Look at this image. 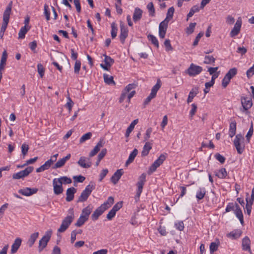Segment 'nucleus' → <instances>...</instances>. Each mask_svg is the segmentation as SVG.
Masks as SVG:
<instances>
[{"mask_svg":"<svg viewBox=\"0 0 254 254\" xmlns=\"http://www.w3.org/2000/svg\"><path fill=\"white\" fill-rule=\"evenodd\" d=\"M74 219V210L73 208H71L68 210V214L67 216L62 221L60 227L58 230V232H64L73 222Z\"/></svg>","mask_w":254,"mask_h":254,"instance_id":"obj_1","label":"nucleus"},{"mask_svg":"<svg viewBox=\"0 0 254 254\" xmlns=\"http://www.w3.org/2000/svg\"><path fill=\"white\" fill-rule=\"evenodd\" d=\"M95 184L94 182H91L81 192V195L78 198V202L85 201L91 193L92 190L95 189Z\"/></svg>","mask_w":254,"mask_h":254,"instance_id":"obj_2","label":"nucleus"},{"mask_svg":"<svg viewBox=\"0 0 254 254\" xmlns=\"http://www.w3.org/2000/svg\"><path fill=\"white\" fill-rule=\"evenodd\" d=\"M161 86V81L160 79L157 81V83L154 85L151 89L150 95L145 99L144 102V105H148L151 100L154 98L157 94V93Z\"/></svg>","mask_w":254,"mask_h":254,"instance_id":"obj_3","label":"nucleus"},{"mask_svg":"<svg viewBox=\"0 0 254 254\" xmlns=\"http://www.w3.org/2000/svg\"><path fill=\"white\" fill-rule=\"evenodd\" d=\"M52 234L51 230H48L46 232L45 234L39 240L38 250L39 252H41L47 245L48 242L50 241Z\"/></svg>","mask_w":254,"mask_h":254,"instance_id":"obj_4","label":"nucleus"},{"mask_svg":"<svg viewBox=\"0 0 254 254\" xmlns=\"http://www.w3.org/2000/svg\"><path fill=\"white\" fill-rule=\"evenodd\" d=\"M244 137L241 134H237L234 140V144L237 149L238 153L242 154L245 148L244 144Z\"/></svg>","mask_w":254,"mask_h":254,"instance_id":"obj_5","label":"nucleus"},{"mask_svg":"<svg viewBox=\"0 0 254 254\" xmlns=\"http://www.w3.org/2000/svg\"><path fill=\"white\" fill-rule=\"evenodd\" d=\"M165 159L166 156L165 155H160L158 158L156 160L150 167L149 170L148 171V174H150L156 171L157 168L163 163Z\"/></svg>","mask_w":254,"mask_h":254,"instance_id":"obj_6","label":"nucleus"},{"mask_svg":"<svg viewBox=\"0 0 254 254\" xmlns=\"http://www.w3.org/2000/svg\"><path fill=\"white\" fill-rule=\"evenodd\" d=\"M34 169V168L32 166L27 167L24 170L19 171L17 173H15L12 176L13 179H22L27 176L30 173H31Z\"/></svg>","mask_w":254,"mask_h":254,"instance_id":"obj_7","label":"nucleus"},{"mask_svg":"<svg viewBox=\"0 0 254 254\" xmlns=\"http://www.w3.org/2000/svg\"><path fill=\"white\" fill-rule=\"evenodd\" d=\"M120 34L119 36L120 39L122 44H124L125 39L128 36V30L127 26L125 25L123 21H120Z\"/></svg>","mask_w":254,"mask_h":254,"instance_id":"obj_8","label":"nucleus"},{"mask_svg":"<svg viewBox=\"0 0 254 254\" xmlns=\"http://www.w3.org/2000/svg\"><path fill=\"white\" fill-rule=\"evenodd\" d=\"M146 181V174L144 173L142 174L139 177L138 181L137 183V190L136 192V197L139 198L142 191V189L144 183Z\"/></svg>","mask_w":254,"mask_h":254,"instance_id":"obj_9","label":"nucleus"},{"mask_svg":"<svg viewBox=\"0 0 254 254\" xmlns=\"http://www.w3.org/2000/svg\"><path fill=\"white\" fill-rule=\"evenodd\" d=\"M202 70L201 66L191 64L187 70V73L190 76H194L199 74Z\"/></svg>","mask_w":254,"mask_h":254,"instance_id":"obj_10","label":"nucleus"},{"mask_svg":"<svg viewBox=\"0 0 254 254\" xmlns=\"http://www.w3.org/2000/svg\"><path fill=\"white\" fill-rule=\"evenodd\" d=\"M53 185L54 192L56 195H59L63 193L64 190L62 187V183L57 178L53 179Z\"/></svg>","mask_w":254,"mask_h":254,"instance_id":"obj_11","label":"nucleus"},{"mask_svg":"<svg viewBox=\"0 0 254 254\" xmlns=\"http://www.w3.org/2000/svg\"><path fill=\"white\" fill-rule=\"evenodd\" d=\"M242 24V18L240 17L237 19L236 22L235 24L234 27L230 32V36L231 37H234L235 36L238 35V34L240 33Z\"/></svg>","mask_w":254,"mask_h":254,"instance_id":"obj_12","label":"nucleus"},{"mask_svg":"<svg viewBox=\"0 0 254 254\" xmlns=\"http://www.w3.org/2000/svg\"><path fill=\"white\" fill-rule=\"evenodd\" d=\"M169 22L166 20L162 21L159 26V37L163 39L165 38V34L166 33L167 29L168 27Z\"/></svg>","mask_w":254,"mask_h":254,"instance_id":"obj_13","label":"nucleus"},{"mask_svg":"<svg viewBox=\"0 0 254 254\" xmlns=\"http://www.w3.org/2000/svg\"><path fill=\"white\" fill-rule=\"evenodd\" d=\"M77 164L79 166L83 168H89L92 165L90 159L84 156L80 157L77 162Z\"/></svg>","mask_w":254,"mask_h":254,"instance_id":"obj_14","label":"nucleus"},{"mask_svg":"<svg viewBox=\"0 0 254 254\" xmlns=\"http://www.w3.org/2000/svg\"><path fill=\"white\" fill-rule=\"evenodd\" d=\"M12 2L10 1L7 7H6L5 10H4L3 14V22L5 23H8L10 15L11 12Z\"/></svg>","mask_w":254,"mask_h":254,"instance_id":"obj_15","label":"nucleus"},{"mask_svg":"<svg viewBox=\"0 0 254 254\" xmlns=\"http://www.w3.org/2000/svg\"><path fill=\"white\" fill-rule=\"evenodd\" d=\"M38 189L36 188H25L18 190V192L24 196H30L36 193Z\"/></svg>","mask_w":254,"mask_h":254,"instance_id":"obj_16","label":"nucleus"},{"mask_svg":"<svg viewBox=\"0 0 254 254\" xmlns=\"http://www.w3.org/2000/svg\"><path fill=\"white\" fill-rule=\"evenodd\" d=\"M105 144V141L103 138H101L99 141L97 143V145L94 147L93 149L90 152L89 157H92L95 155L98 151H99L100 148L103 147Z\"/></svg>","mask_w":254,"mask_h":254,"instance_id":"obj_17","label":"nucleus"},{"mask_svg":"<svg viewBox=\"0 0 254 254\" xmlns=\"http://www.w3.org/2000/svg\"><path fill=\"white\" fill-rule=\"evenodd\" d=\"M105 210L106 208H105L102 205H101V206L98 207L92 214V219L93 221L97 220L99 217L101 215Z\"/></svg>","mask_w":254,"mask_h":254,"instance_id":"obj_18","label":"nucleus"},{"mask_svg":"<svg viewBox=\"0 0 254 254\" xmlns=\"http://www.w3.org/2000/svg\"><path fill=\"white\" fill-rule=\"evenodd\" d=\"M250 244L251 241L248 237L246 236L245 238L243 239L242 242L243 250L245 251H248L250 254H252Z\"/></svg>","mask_w":254,"mask_h":254,"instance_id":"obj_19","label":"nucleus"},{"mask_svg":"<svg viewBox=\"0 0 254 254\" xmlns=\"http://www.w3.org/2000/svg\"><path fill=\"white\" fill-rule=\"evenodd\" d=\"M241 103L245 111H247L252 106V101L251 99L248 97H243L241 99Z\"/></svg>","mask_w":254,"mask_h":254,"instance_id":"obj_20","label":"nucleus"},{"mask_svg":"<svg viewBox=\"0 0 254 254\" xmlns=\"http://www.w3.org/2000/svg\"><path fill=\"white\" fill-rule=\"evenodd\" d=\"M124 173L123 169H118L117 171L113 174L112 177L111 178V182L114 184L116 185L119 180L120 179L121 176L123 175Z\"/></svg>","mask_w":254,"mask_h":254,"instance_id":"obj_21","label":"nucleus"},{"mask_svg":"<svg viewBox=\"0 0 254 254\" xmlns=\"http://www.w3.org/2000/svg\"><path fill=\"white\" fill-rule=\"evenodd\" d=\"M76 192V190L73 187L67 189L66 192V200L67 202L72 201L74 198V194Z\"/></svg>","mask_w":254,"mask_h":254,"instance_id":"obj_22","label":"nucleus"},{"mask_svg":"<svg viewBox=\"0 0 254 254\" xmlns=\"http://www.w3.org/2000/svg\"><path fill=\"white\" fill-rule=\"evenodd\" d=\"M71 157V154H68L65 157L59 160L55 164L54 168H59L63 167L65 162Z\"/></svg>","mask_w":254,"mask_h":254,"instance_id":"obj_23","label":"nucleus"},{"mask_svg":"<svg viewBox=\"0 0 254 254\" xmlns=\"http://www.w3.org/2000/svg\"><path fill=\"white\" fill-rule=\"evenodd\" d=\"M234 213L236 217L239 219L242 225L244 224V218L242 211L238 205V204L235 203V209L234 210Z\"/></svg>","mask_w":254,"mask_h":254,"instance_id":"obj_24","label":"nucleus"},{"mask_svg":"<svg viewBox=\"0 0 254 254\" xmlns=\"http://www.w3.org/2000/svg\"><path fill=\"white\" fill-rule=\"evenodd\" d=\"M22 240L20 238H17L15 240L11 246V253L14 254L18 251L21 244Z\"/></svg>","mask_w":254,"mask_h":254,"instance_id":"obj_25","label":"nucleus"},{"mask_svg":"<svg viewBox=\"0 0 254 254\" xmlns=\"http://www.w3.org/2000/svg\"><path fill=\"white\" fill-rule=\"evenodd\" d=\"M142 13L143 11L140 8L138 7L135 8L132 17L134 22H136L141 19Z\"/></svg>","mask_w":254,"mask_h":254,"instance_id":"obj_26","label":"nucleus"},{"mask_svg":"<svg viewBox=\"0 0 254 254\" xmlns=\"http://www.w3.org/2000/svg\"><path fill=\"white\" fill-rule=\"evenodd\" d=\"M39 235V232H35L30 236V237L27 242V245L29 248L33 246L37 239L38 238Z\"/></svg>","mask_w":254,"mask_h":254,"instance_id":"obj_27","label":"nucleus"},{"mask_svg":"<svg viewBox=\"0 0 254 254\" xmlns=\"http://www.w3.org/2000/svg\"><path fill=\"white\" fill-rule=\"evenodd\" d=\"M138 153L137 149L134 148L133 151L130 153L128 159L126 162V166H128L129 164L132 163Z\"/></svg>","mask_w":254,"mask_h":254,"instance_id":"obj_28","label":"nucleus"},{"mask_svg":"<svg viewBox=\"0 0 254 254\" xmlns=\"http://www.w3.org/2000/svg\"><path fill=\"white\" fill-rule=\"evenodd\" d=\"M52 164V161L48 160L43 165L36 169V172H42L48 169Z\"/></svg>","mask_w":254,"mask_h":254,"instance_id":"obj_29","label":"nucleus"},{"mask_svg":"<svg viewBox=\"0 0 254 254\" xmlns=\"http://www.w3.org/2000/svg\"><path fill=\"white\" fill-rule=\"evenodd\" d=\"M236 122L235 121H232L230 124L229 134L230 137H233L236 134Z\"/></svg>","mask_w":254,"mask_h":254,"instance_id":"obj_30","label":"nucleus"},{"mask_svg":"<svg viewBox=\"0 0 254 254\" xmlns=\"http://www.w3.org/2000/svg\"><path fill=\"white\" fill-rule=\"evenodd\" d=\"M152 148V143L146 142L143 147V150L141 152V155L142 156H145L149 153V151Z\"/></svg>","mask_w":254,"mask_h":254,"instance_id":"obj_31","label":"nucleus"},{"mask_svg":"<svg viewBox=\"0 0 254 254\" xmlns=\"http://www.w3.org/2000/svg\"><path fill=\"white\" fill-rule=\"evenodd\" d=\"M206 194V190L204 188H199L196 193V198L198 200L203 198Z\"/></svg>","mask_w":254,"mask_h":254,"instance_id":"obj_32","label":"nucleus"},{"mask_svg":"<svg viewBox=\"0 0 254 254\" xmlns=\"http://www.w3.org/2000/svg\"><path fill=\"white\" fill-rule=\"evenodd\" d=\"M92 208L90 207L89 205H88L86 207L83 209L80 216H83V217H84L86 219L88 220L89 216L92 212Z\"/></svg>","mask_w":254,"mask_h":254,"instance_id":"obj_33","label":"nucleus"},{"mask_svg":"<svg viewBox=\"0 0 254 254\" xmlns=\"http://www.w3.org/2000/svg\"><path fill=\"white\" fill-rule=\"evenodd\" d=\"M198 93V88L195 87L192 89L190 92L188 98L187 99L188 103H190L192 101L194 96Z\"/></svg>","mask_w":254,"mask_h":254,"instance_id":"obj_34","label":"nucleus"},{"mask_svg":"<svg viewBox=\"0 0 254 254\" xmlns=\"http://www.w3.org/2000/svg\"><path fill=\"white\" fill-rule=\"evenodd\" d=\"M138 119H135L131 122V123L130 124L129 127L127 129L126 132V137H127L129 136L130 133L133 129L134 126L138 123Z\"/></svg>","mask_w":254,"mask_h":254,"instance_id":"obj_35","label":"nucleus"},{"mask_svg":"<svg viewBox=\"0 0 254 254\" xmlns=\"http://www.w3.org/2000/svg\"><path fill=\"white\" fill-rule=\"evenodd\" d=\"M200 8V6L199 7L198 5H195L193 6L190 9L189 13L187 14V20L188 19L192 16V15L196 12H197L199 11Z\"/></svg>","mask_w":254,"mask_h":254,"instance_id":"obj_36","label":"nucleus"},{"mask_svg":"<svg viewBox=\"0 0 254 254\" xmlns=\"http://www.w3.org/2000/svg\"><path fill=\"white\" fill-rule=\"evenodd\" d=\"M242 234V232L240 230H235L229 234H228V236L230 237H232L234 239H236L239 238Z\"/></svg>","mask_w":254,"mask_h":254,"instance_id":"obj_37","label":"nucleus"},{"mask_svg":"<svg viewBox=\"0 0 254 254\" xmlns=\"http://www.w3.org/2000/svg\"><path fill=\"white\" fill-rule=\"evenodd\" d=\"M175 9L173 6L170 7L167 11L166 17L164 20H166L169 22L173 18Z\"/></svg>","mask_w":254,"mask_h":254,"instance_id":"obj_38","label":"nucleus"},{"mask_svg":"<svg viewBox=\"0 0 254 254\" xmlns=\"http://www.w3.org/2000/svg\"><path fill=\"white\" fill-rule=\"evenodd\" d=\"M148 40L150 41L152 44H153L156 47H159V42L156 38L154 35L152 34H149L147 35Z\"/></svg>","mask_w":254,"mask_h":254,"instance_id":"obj_39","label":"nucleus"},{"mask_svg":"<svg viewBox=\"0 0 254 254\" xmlns=\"http://www.w3.org/2000/svg\"><path fill=\"white\" fill-rule=\"evenodd\" d=\"M114 198L112 196H110L108 197L107 200L103 204H101V205H102L105 208H106V210H107L111 207V206L114 203Z\"/></svg>","mask_w":254,"mask_h":254,"instance_id":"obj_40","label":"nucleus"},{"mask_svg":"<svg viewBox=\"0 0 254 254\" xmlns=\"http://www.w3.org/2000/svg\"><path fill=\"white\" fill-rule=\"evenodd\" d=\"M147 8L148 10L149 15L152 17L154 16L155 11L153 3L152 2H150L147 4Z\"/></svg>","mask_w":254,"mask_h":254,"instance_id":"obj_41","label":"nucleus"},{"mask_svg":"<svg viewBox=\"0 0 254 254\" xmlns=\"http://www.w3.org/2000/svg\"><path fill=\"white\" fill-rule=\"evenodd\" d=\"M237 73V69L236 67L231 68L228 72L226 74V76L228 78L231 79Z\"/></svg>","mask_w":254,"mask_h":254,"instance_id":"obj_42","label":"nucleus"},{"mask_svg":"<svg viewBox=\"0 0 254 254\" xmlns=\"http://www.w3.org/2000/svg\"><path fill=\"white\" fill-rule=\"evenodd\" d=\"M216 176L219 178L224 179L227 175V173L225 168H221L218 171V172L216 173Z\"/></svg>","mask_w":254,"mask_h":254,"instance_id":"obj_43","label":"nucleus"},{"mask_svg":"<svg viewBox=\"0 0 254 254\" xmlns=\"http://www.w3.org/2000/svg\"><path fill=\"white\" fill-rule=\"evenodd\" d=\"M113 77L112 76H109L108 74H104V80L106 83L110 85L111 84H115V82L113 80Z\"/></svg>","mask_w":254,"mask_h":254,"instance_id":"obj_44","label":"nucleus"},{"mask_svg":"<svg viewBox=\"0 0 254 254\" xmlns=\"http://www.w3.org/2000/svg\"><path fill=\"white\" fill-rule=\"evenodd\" d=\"M111 37L113 39H114L117 36L118 28L115 22H113L111 24Z\"/></svg>","mask_w":254,"mask_h":254,"instance_id":"obj_45","label":"nucleus"},{"mask_svg":"<svg viewBox=\"0 0 254 254\" xmlns=\"http://www.w3.org/2000/svg\"><path fill=\"white\" fill-rule=\"evenodd\" d=\"M88 220L83 216H80L79 218L77 219V222L75 224V226L80 227L82 226Z\"/></svg>","mask_w":254,"mask_h":254,"instance_id":"obj_46","label":"nucleus"},{"mask_svg":"<svg viewBox=\"0 0 254 254\" xmlns=\"http://www.w3.org/2000/svg\"><path fill=\"white\" fill-rule=\"evenodd\" d=\"M196 23L195 22L190 23L189 26L186 28V33L187 34L190 35L192 34L196 26Z\"/></svg>","mask_w":254,"mask_h":254,"instance_id":"obj_47","label":"nucleus"},{"mask_svg":"<svg viewBox=\"0 0 254 254\" xmlns=\"http://www.w3.org/2000/svg\"><path fill=\"white\" fill-rule=\"evenodd\" d=\"M215 59L212 56H206L204 57V63L205 64H211L214 63Z\"/></svg>","mask_w":254,"mask_h":254,"instance_id":"obj_48","label":"nucleus"},{"mask_svg":"<svg viewBox=\"0 0 254 254\" xmlns=\"http://www.w3.org/2000/svg\"><path fill=\"white\" fill-rule=\"evenodd\" d=\"M28 30L27 29L25 26L22 27L20 29L18 33V37L20 39H23L25 37V34H26Z\"/></svg>","mask_w":254,"mask_h":254,"instance_id":"obj_49","label":"nucleus"},{"mask_svg":"<svg viewBox=\"0 0 254 254\" xmlns=\"http://www.w3.org/2000/svg\"><path fill=\"white\" fill-rule=\"evenodd\" d=\"M92 136V133L90 132H87L83 135L80 138L79 142L82 143L87 140L90 139Z\"/></svg>","mask_w":254,"mask_h":254,"instance_id":"obj_50","label":"nucleus"},{"mask_svg":"<svg viewBox=\"0 0 254 254\" xmlns=\"http://www.w3.org/2000/svg\"><path fill=\"white\" fill-rule=\"evenodd\" d=\"M62 183V184H69L72 182L71 179L70 178H68L66 176L61 177L58 178Z\"/></svg>","mask_w":254,"mask_h":254,"instance_id":"obj_51","label":"nucleus"},{"mask_svg":"<svg viewBox=\"0 0 254 254\" xmlns=\"http://www.w3.org/2000/svg\"><path fill=\"white\" fill-rule=\"evenodd\" d=\"M67 102L65 104V107L68 109L69 112H70L71 111L74 103L69 96L67 97Z\"/></svg>","mask_w":254,"mask_h":254,"instance_id":"obj_52","label":"nucleus"},{"mask_svg":"<svg viewBox=\"0 0 254 254\" xmlns=\"http://www.w3.org/2000/svg\"><path fill=\"white\" fill-rule=\"evenodd\" d=\"M80 68H81V62L78 60H76L75 61L74 66V73L76 74H79Z\"/></svg>","mask_w":254,"mask_h":254,"instance_id":"obj_53","label":"nucleus"},{"mask_svg":"<svg viewBox=\"0 0 254 254\" xmlns=\"http://www.w3.org/2000/svg\"><path fill=\"white\" fill-rule=\"evenodd\" d=\"M8 23L2 22V24L0 30V39H3L4 33L6 30Z\"/></svg>","mask_w":254,"mask_h":254,"instance_id":"obj_54","label":"nucleus"},{"mask_svg":"<svg viewBox=\"0 0 254 254\" xmlns=\"http://www.w3.org/2000/svg\"><path fill=\"white\" fill-rule=\"evenodd\" d=\"M44 14L46 16V20L49 21L50 19V12L49 10V6L47 4L44 5Z\"/></svg>","mask_w":254,"mask_h":254,"instance_id":"obj_55","label":"nucleus"},{"mask_svg":"<svg viewBox=\"0 0 254 254\" xmlns=\"http://www.w3.org/2000/svg\"><path fill=\"white\" fill-rule=\"evenodd\" d=\"M105 59H104V62L106 63V64L108 65H112L114 63V60L111 58L110 57L108 56L107 55H104Z\"/></svg>","mask_w":254,"mask_h":254,"instance_id":"obj_56","label":"nucleus"},{"mask_svg":"<svg viewBox=\"0 0 254 254\" xmlns=\"http://www.w3.org/2000/svg\"><path fill=\"white\" fill-rule=\"evenodd\" d=\"M37 69L40 77L42 78L44 76L45 72V69L42 64H39L37 65Z\"/></svg>","mask_w":254,"mask_h":254,"instance_id":"obj_57","label":"nucleus"},{"mask_svg":"<svg viewBox=\"0 0 254 254\" xmlns=\"http://www.w3.org/2000/svg\"><path fill=\"white\" fill-rule=\"evenodd\" d=\"M247 204L246 205V212L248 215H250L252 210V206L253 203H251V202L248 201V198H246Z\"/></svg>","mask_w":254,"mask_h":254,"instance_id":"obj_58","label":"nucleus"},{"mask_svg":"<svg viewBox=\"0 0 254 254\" xmlns=\"http://www.w3.org/2000/svg\"><path fill=\"white\" fill-rule=\"evenodd\" d=\"M218 248V244L215 242H212L210 245V252L212 254L216 251Z\"/></svg>","mask_w":254,"mask_h":254,"instance_id":"obj_59","label":"nucleus"},{"mask_svg":"<svg viewBox=\"0 0 254 254\" xmlns=\"http://www.w3.org/2000/svg\"><path fill=\"white\" fill-rule=\"evenodd\" d=\"M203 32H199L196 37H195V39L192 45L195 47L197 45L198 42L200 40V39L203 36Z\"/></svg>","mask_w":254,"mask_h":254,"instance_id":"obj_60","label":"nucleus"},{"mask_svg":"<svg viewBox=\"0 0 254 254\" xmlns=\"http://www.w3.org/2000/svg\"><path fill=\"white\" fill-rule=\"evenodd\" d=\"M123 206V204L122 201L118 202L112 208V210H113L116 213Z\"/></svg>","mask_w":254,"mask_h":254,"instance_id":"obj_61","label":"nucleus"},{"mask_svg":"<svg viewBox=\"0 0 254 254\" xmlns=\"http://www.w3.org/2000/svg\"><path fill=\"white\" fill-rule=\"evenodd\" d=\"M164 45L166 48V51H170L173 50V48L171 46L170 40L166 39L164 42Z\"/></svg>","mask_w":254,"mask_h":254,"instance_id":"obj_62","label":"nucleus"},{"mask_svg":"<svg viewBox=\"0 0 254 254\" xmlns=\"http://www.w3.org/2000/svg\"><path fill=\"white\" fill-rule=\"evenodd\" d=\"M235 203H229L226 206L225 211L226 212H230L232 210H235Z\"/></svg>","mask_w":254,"mask_h":254,"instance_id":"obj_63","label":"nucleus"},{"mask_svg":"<svg viewBox=\"0 0 254 254\" xmlns=\"http://www.w3.org/2000/svg\"><path fill=\"white\" fill-rule=\"evenodd\" d=\"M246 74L249 78L254 75V64L247 71Z\"/></svg>","mask_w":254,"mask_h":254,"instance_id":"obj_64","label":"nucleus"}]
</instances>
